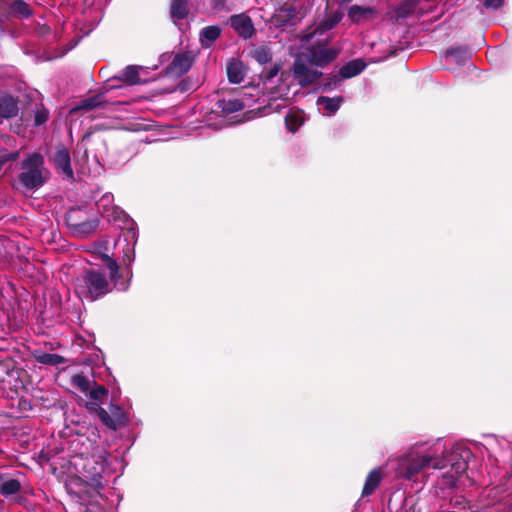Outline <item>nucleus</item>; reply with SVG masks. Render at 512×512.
Here are the masks:
<instances>
[{"label":"nucleus","instance_id":"nucleus-1","mask_svg":"<svg viewBox=\"0 0 512 512\" xmlns=\"http://www.w3.org/2000/svg\"><path fill=\"white\" fill-rule=\"evenodd\" d=\"M113 291L106 274L98 269H84L77 277L75 293L80 299L97 301Z\"/></svg>","mask_w":512,"mask_h":512},{"label":"nucleus","instance_id":"nucleus-2","mask_svg":"<svg viewBox=\"0 0 512 512\" xmlns=\"http://www.w3.org/2000/svg\"><path fill=\"white\" fill-rule=\"evenodd\" d=\"M108 455L109 454L105 450H98L95 451L91 456L80 458L82 461L80 464L81 473L83 475L84 481L96 489L103 488L101 480L107 467Z\"/></svg>","mask_w":512,"mask_h":512},{"label":"nucleus","instance_id":"nucleus-3","mask_svg":"<svg viewBox=\"0 0 512 512\" xmlns=\"http://www.w3.org/2000/svg\"><path fill=\"white\" fill-rule=\"evenodd\" d=\"M66 224L74 235L85 237L99 226L97 216L84 207H72L65 215Z\"/></svg>","mask_w":512,"mask_h":512},{"label":"nucleus","instance_id":"nucleus-4","mask_svg":"<svg viewBox=\"0 0 512 512\" xmlns=\"http://www.w3.org/2000/svg\"><path fill=\"white\" fill-rule=\"evenodd\" d=\"M443 461L430 455H415L400 460L397 475L407 480L414 479L418 473L426 468L442 469Z\"/></svg>","mask_w":512,"mask_h":512},{"label":"nucleus","instance_id":"nucleus-5","mask_svg":"<svg viewBox=\"0 0 512 512\" xmlns=\"http://www.w3.org/2000/svg\"><path fill=\"white\" fill-rule=\"evenodd\" d=\"M472 452L470 449L461 446L455 445L451 449V452L444 457H436L437 460L443 461L444 465L442 468L450 466L452 470H454L455 474L460 476L468 468V460L470 459Z\"/></svg>","mask_w":512,"mask_h":512},{"label":"nucleus","instance_id":"nucleus-6","mask_svg":"<svg viewBox=\"0 0 512 512\" xmlns=\"http://www.w3.org/2000/svg\"><path fill=\"white\" fill-rule=\"evenodd\" d=\"M73 387L77 388L83 393H87L91 400L103 402L108 397V389L96 381H90L87 376L83 374H76L71 379Z\"/></svg>","mask_w":512,"mask_h":512},{"label":"nucleus","instance_id":"nucleus-7","mask_svg":"<svg viewBox=\"0 0 512 512\" xmlns=\"http://www.w3.org/2000/svg\"><path fill=\"white\" fill-rule=\"evenodd\" d=\"M195 61L192 51H182L176 53L172 61L163 70V75L170 78L178 79L187 73Z\"/></svg>","mask_w":512,"mask_h":512},{"label":"nucleus","instance_id":"nucleus-8","mask_svg":"<svg viewBox=\"0 0 512 512\" xmlns=\"http://www.w3.org/2000/svg\"><path fill=\"white\" fill-rule=\"evenodd\" d=\"M326 43H317L309 48L308 62L320 68H324L333 62L339 55L336 48H326Z\"/></svg>","mask_w":512,"mask_h":512},{"label":"nucleus","instance_id":"nucleus-9","mask_svg":"<svg viewBox=\"0 0 512 512\" xmlns=\"http://www.w3.org/2000/svg\"><path fill=\"white\" fill-rule=\"evenodd\" d=\"M291 70L293 77L302 88L309 87L323 75L321 71L310 69L301 59L294 61Z\"/></svg>","mask_w":512,"mask_h":512},{"label":"nucleus","instance_id":"nucleus-10","mask_svg":"<svg viewBox=\"0 0 512 512\" xmlns=\"http://www.w3.org/2000/svg\"><path fill=\"white\" fill-rule=\"evenodd\" d=\"M109 410H101V422L108 429L117 430L128 424V417L119 405L110 403Z\"/></svg>","mask_w":512,"mask_h":512},{"label":"nucleus","instance_id":"nucleus-11","mask_svg":"<svg viewBox=\"0 0 512 512\" xmlns=\"http://www.w3.org/2000/svg\"><path fill=\"white\" fill-rule=\"evenodd\" d=\"M50 160L59 173L63 174L68 180L74 179L70 152L64 145L61 144L57 147Z\"/></svg>","mask_w":512,"mask_h":512},{"label":"nucleus","instance_id":"nucleus-12","mask_svg":"<svg viewBox=\"0 0 512 512\" xmlns=\"http://www.w3.org/2000/svg\"><path fill=\"white\" fill-rule=\"evenodd\" d=\"M48 172L40 170H25L18 175V184L27 191H34L42 187L48 177Z\"/></svg>","mask_w":512,"mask_h":512},{"label":"nucleus","instance_id":"nucleus-13","mask_svg":"<svg viewBox=\"0 0 512 512\" xmlns=\"http://www.w3.org/2000/svg\"><path fill=\"white\" fill-rule=\"evenodd\" d=\"M344 14L342 11L337 10L327 14L324 19L313 29L312 32L303 36V40L310 41L316 35H322L325 32L333 29L342 20Z\"/></svg>","mask_w":512,"mask_h":512},{"label":"nucleus","instance_id":"nucleus-14","mask_svg":"<svg viewBox=\"0 0 512 512\" xmlns=\"http://www.w3.org/2000/svg\"><path fill=\"white\" fill-rule=\"evenodd\" d=\"M29 375L27 371L21 367H18L10 374L9 378L1 386L0 389L3 391L9 390L18 393L20 390L27 389Z\"/></svg>","mask_w":512,"mask_h":512},{"label":"nucleus","instance_id":"nucleus-15","mask_svg":"<svg viewBox=\"0 0 512 512\" xmlns=\"http://www.w3.org/2000/svg\"><path fill=\"white\" fill-rule=\"evenodd\" d=\"M18 113L19 98L0 91V119H11L18 116Z\"/></svg>","mask_w":512,"mask_h":512},{"label":"nucleus","instance_id":"nucleus-16","mask_svg":"<svg viewBox=\"0 0 512 512\" xmlns=\"http://www.w3.org/2000/svg\"><path fill=\"white\" fill-rule=\"evenodd\" d=\"M230 25L243 39L251 38L255 32L251 18L243 13L232 15L230 17Z\"/></svg>","mask_w":512,"mask_h":512},{"label":"nucleus","instance_id":"nucleus-17","mask_svg":"<svg viewBox=\"0 0 512 512\" xmlns=\"http://www.w3.org/2000/svg\"><path fill=\"white\" fill-rule=\"evenodd\" d=\"M377 15L378 11L375 7H364L357 4L350 6L347 12L348 18L355 24L371 21Z\"/></svg>","mask_w":512,"mask_h":512},{"label":"nucleus","instance_id":"nucleus-18","mask_svg":"<svg viewBox=\"0 0 512 512\" xmlns=\"http://www.w3.org/2000/svg\"><path fill=\"white\" fill-rule=\"evenodd\" d=\"M245 108V104L242 100L235 97H224L218 99L214 104V112L221 116H227L235 112H239Z\"/></svg>","mask_w":512,"mask_h":512},{"label":"nucleus","instance_id":"nucleus-19","mask_svg":"<svg viewBox=\"0 0 512 512\" xmlns=\"http://www.w3.org/2000/svg\"><path fill=\"white\" fill-rule=\"evenodd\" d=\"M105 91H100L96 95L81 100L73 109L77 111H92L97 108H106L111 103L105 99Z\"/></svg>","mask_w":512,"mask_h":512},{"label":"nucleus","instance_id":"nucleus-20","mask_svg":"<svg viewBox=\"0 0 512 512\" xmlns=\"http://www.w3.org/2000/svg\"><path fill=\"white\" fill-rule=\"evenodd\" d=\"M297 13V9L294 6L285 4L272 16L271 23L276 27L288 26L297 16Z\"/></svg>","mask_w":512,"mask_h":512},{"label":"nucleus","instance_id":"nucleus-21","mask_svg":"<svg viewBox=\"0 0 512 512\" xmlns=\"http://www.w3.org/2000/svg\"><path fill=\"white\" fill-rule=\"evenodd\" d=\"M140 69H142V67L136 65H129L125 67L119 75L115 76L114 79L131 86L143 84L146 81L140 78Z\"/></svg>","mask_w":512,"mask_h":512},{"label":"nucleus","instance_id":"nucleus-22","mask_svg":"<svg viewBox=\"0 0 512 512\" xmlns=\"http://www.w3.org/2000/svg\"><path fill=\"white\" fill-rule=\"evenodd\" d=\"M366 67V63L362 59H354L344 64L340 70L339 75L342 79H348L360 74Z\"/></svg>","mask_w":512,"mask_h":512},{"label":"nucleus","instance_id":"nucleus-23","mask_svg":"<svg viewBox=\"0 0 512 512\" xmlns=\"http://www.w3.org/2000/svg\"><path fill=\"white\" fill-rule=\"evenodd\" d=\"M191 0H171L170 16L173 20H183L189 16Z\"/></svg>","mask_w":512,"mask_h":512},{"label":"nucleus","instance_id":"nucleus-24","mask_svg":"<svg viewBox=\"0 0 512 512\" xmlns=\"http://www.w3.org/2000/svg\"><path fill=\"white\" fill-rule=\"evenodd\" d=\"M382 480V473L380 468L373 469L370 471L366 477L363 489H362V496H369L371 495L377 487L380 485Z\"/></svg>","mask_w":512,"mask_h":512},{"label":"nucleus","instance_id":"nucleus-25","mask_svg":"<svg viewBox=\"0 0 512 512\" xmlns=\"http://www.w3.org/2000/svg\"><path fill=\"white\" fill-rule=\"evenodd\" d=\"M227 77L229 82L238 84L244 79L245 71L241 61L231 60L227 64Z\"/></svg>","mask_w":512,"mask_h":512},{"label":"nucleus","instance_id":"nucleus-26","mask_svg":"<svg viewBox=\"0 0 512 512\" xmlns=\"http://www.w3.org/2000/svg\"><path fill=\"white\" fill-rule=\"evenodd\" d=\"M33 356L38 363L43 365L58 366L66 363V359L59 354L35 351Z\"/></svg>","mask_w":512,"mask_h":512},{"label":"nucleus","instance_id":"nucleus-27","mask_svg":"<svg viewBox=\"0 0 512 512\" xmlns=\"http://www.w3.org/2000/svg\"><path fill=\"white\" fill-rule=\"evenodd\" d=\"M44 163V157L40 153L34 152L29 154L27 158L22 162L21 168L23 170H40L43 172H48L44 168Z\"/></svg>","mask_w":512,"mask_h":512},{"label":"nucleus","instance_id":"nucleus-28","mask_svg":"<svg viewBox=\"0 0 512 512\" xmlns=\"http://www.w3.org/2000/svg\"><path fill=\"white\" fill-rule=\"evenodd\" d=\"M21 490V483L18 479H5L3 474H0V494L3 496H11L17 494Z\"/></svg>","mask_w":512,"mask_h":512},{"label":"nucleus","instance_id":"nucleus-29","mask_svg":"<svg viewBox=\"0 0 512 512\" xmlns=\"http://www.w3.org/2000/svg\"><path fill=\"white\" fill-rule=\"evenodd\" d=\"M343 102V97H326V96H320L317 99V105L323 106L324 110L327 112L328 115L335 114L339 108L341 103Z\"/></svg>","mask_w":512,"mask_h":512},{"label":"nucleus","instance_id":"nucleus-30","mask_svg":"<svg viewBox=\"0 0 512 512\" xmlns=\"http://www.w3.org/2000/svg\"><path fill=\"white\" fill-rule=\"evenodd\" d=\"M221 35V28L217 25L204 27L200 32V40L203 46H210Z\"/></svg>","mask_w":512,"mask_h":512},{"label":"nucleus","instance_id":"nucleus-31","mask_svg":"<svg viewBox=\"0 0 512 512\" xmlns=\"http://www.w3.org/2000/svg\"><path fill=\"white\" fill-rule=\"evenodd\" d=\"M421 0H403L395 9L398 18H406L413 14Z\"/></svg>","mask_w":512,"mask_h":512},{"label":"nucleus","instance_id":"nucleus-32","mask_svg":"<svg viewBox=\"0 0 512 512\" xmlns=\"http://www.w3.org/2000/svg\"><path fill=\"white\" fill-rule=\"evenodd\" d=\"M303 124V118L297 113H288L285 117V125L288 131L295 133Z\"/></svg>","mask_w":512,"mask_h":512},{"label":"nucleus","instance_id":"nucleus-33","mask_svg":"<svg viewBox=\"0 0 512 512\" xmlns=\"http://www.w3.org/2000/svg\"><path fill=\"white\" fill-rule=\"evenodd\" d=\"M253 58L261 65L266 64L272 60V53L266 46L256 48L252 53Z\"/></svg>","mask_w":512,"mask_h":512},{"label":"nucleus","instance_id":"nucleus-34","mask_svg":"<svg viewBox=\"0 0 512 512\" xmlns=\"http://www.w3.org/2000/svg\"><path fill=\"white\" fill-rule=\"evenodd\" d=\"M341 80L342 78L340 77V75L328 76L319 83L317 89L320 90L321 92L331 91L339 84Z\"/></svg>","mask_w":512,"mask_h":512},{"label":"nucleus","instance_id":"nucleus-35","mask_svg":"<svg viewBox=\"0 0 512 512\" xmlns=\"http://www.w3.org/2000/svg\"><path fill=\"white\" fill-rule=\"evenodd\" d=\"M50 113L49 110L44 107L43 104H40L34 110V125L40 126L46 123L49 119Z\"/></svg>","mask_w":512,"mask_h":512},{"label":"nucleus","instance_id":"nucleus-36","mask_svg":"<svg viewBox=\"0 0 512 512\" xmlns=\"http://www.w3.org/2000/svg\"><path fill=\"white\" fill-rule=\"evenodd\" d=\"M110 283L113 282V288L116 287L120 291H126L128 289V281L124 280V274L121 266H119L118 273L113 276L109 274Z\"/></svg>","mask_w":512,"mask_h":512},{"label":"nucleus","instance_id":"nucleus-37","mask_svg":"<svg viewBox=\"0 0 512 512\" xmlns=\"http://www.w3.org/2000/svg\"><path fill=\"white\" fill-rule=\"evenodd\" d=\"M446 56H453L455 57L457 62L464 61L468 57L467 50L462 47H451L446 51Z\"/></svg>","mask_w":512,"mask_h":512},{"label":"nucleus","instance_id":"nucleus-38","mask_svg":"<svg viewBox=\"0 0 512 512\" xmlns=\"http://www.w3.org/2000/svg\"><path fill=\"white\" fill-rule=\"evenodd\" d=\"M102 260L106 268L109 270V274H112L115 276L116 273H118L119 270V264L116 262L115 259L110 257L109 255H102Z\"/></svg>","mask_w":512,"mask_h":512},{"label":"nucleus","instance_id":"nucleus-39","mask_svg":"<svg viewBox=\"0 0 512 512\" xmlns=\"http://www.w3.org/2000/svg\"><path fill=\"white\" fill-rule=\"evenodd\" d=\"M281 68H282L281 63H275L269 70H267L266 72H263L260 77L264 82L270 81L278 75Z\"/></svg>","mask_w":512,"mask_h":512},{"label":"nucleus","instance_id":"nucleus-40","mask_svg":"<svg viewBox=\"0 0 512 512\" xmlns=\"http://www.w3.org/2000/svg\"><path fill=\"white\" fill-rule=\"evenodd\" d=\"M20 156L19 151L9 152V153H0V168L2 169L3 165L7 162L16 161Z\"/></svg>","mask_w":512,"mask_h":512},{"label":"nucleus","instance_id":"nucleus-41","mask_svg":"<svg viewBox=\"0 0 512 512\" xmlns=\"http://www.w3.org/2000/svg\"><path fill=\"white\" fill-rule=\"evenodd\" d=\"M99 401H95V400H92V401H89L86 403V408L92 412V413H95L98 418L101 420V410H105L104 408H102L99 404H98Z\"/></svg>","mask_w":512,"mask_h":512},{"label":"nucleus","instance_id":"nucleus-42","mask_svg":"<svg viewBox=\"0 0 512 512\" xmlns=\"http://www.w3.org/2000/svg\"><path fill=\"white\" fill-rule=\"evenodd\" d=\"M192 88V83L189 79H182L177 87L173 90H171L170 92H173L175 90H178L179 92L181 93H184V92H187L188 90H190Z\"/></svg>","mask_w":512,"mask_h":512},{"label":"nucleus","instance_id":"nucleus-43","mask_svg":"<svg viewBox=\"0 0 512 512\" xmlns=\"http://www.w3.org/2000/svg\"><path fill=\"white\" fill-rule=\"evenodd\" d=\"M282 107L283 106L280 104L274 106L272 102H269L266 106L262 108V112L265 114H270L271 112H280Z\"/></svg>","mask_w":512,"mask_h":512},{"label":"nucleus","instance_id":"nucleus-44","mask_svg":"<svg viewBox=\"0 0 512 512\" xmlns=\"http://www.w3.org/2000/svg\"><path fill=\"white\" fill-rule=\"evenodd\" d=\"M503 0H484L483 6L488 9H497L501 7Z\"/></svg>","mask_w":512,"mask_h":512},{"label":"nucleus","instance_id":"nucleus-45","mask_svg":"<svg viewBox=\"0 0 512 512\" xmlns=\"http://www.w3.org/2000/svg\"><path fill=\"white\" fill-rule=\"evenodd\" d=\"M18 407L21 411H30L32 410L31 401L21 397L18 401Z\"/></svg>","mask_w":512,"mask_h":512},{"label":"nucleus","instance_id":"nucleus-46","mask_svg":"<svg viewBox=\"0 0 512 512\" xmlns=\"http://www.w3.org/2000/svg\"><path fill=\"white\" fill-rule=\"evenodd\" d=\"M51 33V28L47 24H39L37 26V34L40 36H47Z\"/></svg>","mask_w":512,"mask_h":512},{"label":"nucleus","instance_id":"nucleus-47","mask_svg":"<svg viewBox=\"0 0 512 512\" xmlns=\"http://www.w3.org/2000/svg\"><path fill=\"white\" fill-rule=\"evenodd\" d=\"M121 268H122V272L124 274V280L128 281V284H129L131 281V278L133 276L131 267L129 265H124V266H121Z\"/></svg>","mask_w":512,"mask_h":512},{"label":"nucleus","instance_id":"nucleus-48","mask_svg":"<svg viewBox=\"0 0 512 512\" xmlns=\"http://www.w3.org/2000/svg\"><path fill=\"white\" fill-rule=\"evenodd\" d=\"M211 6L215 10H221L225 6V0H211Z\"/></svg>","mask_w":512,"mask_h":512},{"label":"nucleus","instance_id":"nucleus-49","mask_svg":"<svg viewBox=\"0 0 512 512\" xmlns=\"http://www.w3.org/2000/svg\"><path fill=\"white\" fill-rule=\"evenodd\" d=\"M133 258L132 256L130 255V248L127 247V250L125 251L124 253V256H123V260L122 262L125 264V265H129L130 266V263L132 262Z\"/></svg>","mask_w":512,"mask_h":512},{"label":"nucleus","instance_id":"nucleus-50","mask_svg":"<svg viewBox=\"0 0 512 512\" xmlns=\"http://www.w3.org/2000/svg\"><path fill=\"white\" fill-rule=\"evenodd\" d=\"M464 502H465V499L464 498H461V499H458L456 498L452 504L453 506L456 508V507H459V508H465V505H464Z\"/></svg>","mask_w":512,"mask_h":512},{"label":"nucleus","instance_id":"nucleus-51","mask_svg":"<svg viewBox=\"0 0 512 512\" xmlns=\"http://www.w3.org/2000/svg\"><path fill=\"white\" fill-rule=\"evenodd\" d=\"M277 90H278L277 87H274V88L271 89V91H270V95H271L270 100L271 101H276L277 100V98L274 96L276 94Z\"/></svg>","mask_w":512,"mask_h":512},{"label":"nucleus","instance_id":"nucleus-52","mask_svg":"<svg viewBox=\"0 0 512 512\" xmlns=\"http://www.w3.org/2000/svg\"><path fill=\"white\" fill-rule=\"evenodd\" d=\"M352 1L353 0H340L339 3L342 5V4L350 3Z\"/></svg>","mask_w":512,"mask_h":512},{"label":"nucleus","instance_id":"nucleus-53","mask_svg":"<svg viewBox=\"0 0 512 512\" xmlns=\"http://www.w3.org/2000/svg\"><path fill=\"white\" fill-rule=\"evenodd\" d=\"M91 134H92L91 132L85 133L84 136H83V140L89 138L91 136Z\"/></svg>","mask_w":512,"mask_h":512},{"label":"nucleus","instance_id":"nucleus-54","mask_svg":"<svg viewBox=\"0 0 512 512\" xmlns=\"http://www.w3.org/2000/svg\"><path fill=\"white\" fill-rule=\"evenodd\" d=\"M388 509H392V498H389L388 500Z\"/></svg>","mask_w":512,"mask_h":512},{"label":"nucleus","instance_id":"nucleus-55","mask_svg":"<svg viewBox=\"0 0 512 512\" xmlns=\"http://www.w3.org/2000/svg\"><path fill=\"white\" fill-rule=\"evenodd\" d=\"M284 75H285V72H282V73H281V80H282V81L284 80Z\"/></svg>","mask_w":512,"mask_h":512}]
</instances>
